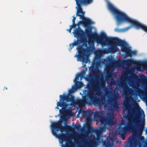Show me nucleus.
<instances>
[{"instance_id": "1", "label": "nucleus", "mask_w": 147, "mask_h": 147, "mask_svg": "<svg viewBox=\"0 0 147 147\" xmlns=\"http://www.w3.org/2000/svg\"><path fill=\"white\" fill-rule=\"evenodd\" d=\"M125 107V111L127 110L128 113L126 116V118L128 121L126 127L121 128L119 129V132L126 134L127 131H134L138 127V130L142 131L144 127V124L140 125V119L142 114L145 116L144 111L141 109L142 112L138 111H137L135 119H132L131 114L129 112V104L127 102H125L123 104Z\"/></svg>"}, {"instance_id": "2", "label": "nucleus", "mask_w": 147, "mask_h": 147, "mask_svg": "<svg viewBox=\"0 0 147 147\" xmlns=\"http://www.w3.org/2000/svg\"><path fill=\"white\" fill-rule=\"evenodd\" d=\"M82 99H78L76 100L73 96L70 101L71 102L69 104V105H78L83 107L90 102L95 105L100 106L104 104L106 101L105 96L102 97L101 98L97 97L91 89L88 90L86 95L82 96Z\"/></svg>"}, {"instance_id": "3", "label": "nucleus", "mask_w": 147, "mask_h": 147, "mask_svg": "<svg viewBox=\"0 0 147 147\" xmlns=\"http://www.w3.org/2000/svg\"><path fill=\"white\" fill-rule=\"evenodd\" d=\"M108 7L111 12L115 14L117 24H120L124 22H127L131 24L138 29L142 28L147 33V26L129 18L125 14L118 10L110 3H108Z\"/></svg>"}, {"instance_id": "4", "label": "nucleus", "mask_w": 147, "mask_h": 147, "mask_svg": "<svg viewBox=\"0 0 147 147\" xmlns=\"http://www.w3.org/2000/svg\"><path fill=\"white\" fill-rule=\"evenodd\" d=\"M93 0H75L77 7L76 8L77 10L76 13L77 16L80 17V18L82 20L84 24H90L92 23L90 20L86 18L84 16L85 12L82 9V6H86L92 3Z\"/></svg>"}, {"instance_id": "5", "label": "nucleus", "mask_w": 147, "mask_h": 147, "mask_svg": "<svg viewBox=\"0 0 147 147\" xmlns=\"http://www.w3.org/2000/svg\"><path fill=\"white\" fill-rule=\"evenodd\" d=\"M88 44L89 47H87L86 49L84 48L82 46L77 47L78 53L76 56L78 61L85 62L86 63H87L85 61L86 53H90L95 49L94 41L92 40L89 39Z\"/></svg>"}, {"instance_id": "6", "label": "nucleus", "mask_w": 147, "mask_h": 147, "mask_svg": "<svg viewBox=\"0 0 147 147\" xmlns=\"http://www.w3.org/2000/svg\"><path fill=\"white\" fill-rule=\"evenodd\" d=\"M85 34L88 37L89 39L92 37L97 43H100L102 45H105L107 43L109 42L108 38H111V37H107L104 33L101 35H99L96 33H93L91 29H86Z\"/></svg>"}, {"instance_id": "7", "label": "nucleus", "mask_w": 147, "mask_h": 147, "mask_svg": "<svg viewBox=\"0 0 147 147\" xmlns=\"http://www.w3.org/2000/svg\"><path fill=\"white\" fill-rule=\"evenodd\" d=\"M109 42L112 41L118 44L121 46V50L123 52H125L126 55L128 57L131 56V50L125 46L126 43L123 41L117 38L114 37L109 38Z\"/></svg>"}, {"instance_id": "8", "label": "nucleus", "mask_w": 147, "mask_h": 147, "mask_svg": "<svg viewBox=\"0 0 147 147\" xmlns=\"http://www.w3.org/2000/svg\"><path fill=\"white\" fill-rule=\"evenodd\" d=\"M75 37L77 38V41L81 43L84 42L85 40V32L80 26L76 28L73 32Z\"/></svg>"}, {"instance_id": "9", "label": "nucleus", "mask_w": 147, "mask_h": 147, "mask_svg": "<svg viewBox=\"0 0 147 147\" xmlns=\"http://www.w3.org/2000/svg\"><path fill=\"white\" fill-rule=\"evenodd\" d=\"M52 132L53 134V131L57 132L60 130L61 132H62L64 130H65V128L69 129L71 128V127L70 126L67 125L65 127L62 125L61 122H54L52 123Z\"/></svg>"}, {"instance_id": "10", "label": "nucleus", "mask_w": 147, "mask_h": 147, "mask_svg": "<svg viewBox=\"0 0 147 147\" xmlns=\"http://www.w3.org/2000/svg\"><path fill=\"white\" fill-rule=\"evenodd\" d=\"M57 106L55 107L56 109H59L58 107H62V108L60 109L59 112L61 114L63 113L66 108H67L69 106L68 104L66 102H62L61 101H57Z\"/></svg>"}, {"instance_id": "11", "label": "nucleus", "mask_w": 147, "mask_h": 147, "mask_svg": "<svg viewBox=\"0 0 147 147\" xmlns=\"http://www.w3.org/2000/svg\"><path fill=\"white\" fill-rule=\"evenodd\" d=\"M53 134L56 137H58L59 140H63L65 141H68L69 142V141L70 142H72L71 140L69 139V138L65 134H58L57 132L53 131Z\"/></svg>"}, {"instance_id": "12", "label": "nucleus", "mask_w": 147, "mask_h": 147, "mask_svg": "<svg viewBox=\"0 0 147 147\" xmlns=\"http://www.w3.org/2000/svg\"><path fill=\"white\" fill-rule=\"evenodd\" d=\"M107 44L109 45L110 46V47L109 48L110 51V53H113L117 51L118 49L116 46V44H117L119 45V44H117L116 43H115L112 41H110L109 42H107L105 46ZM102 45V46H105V45Z\"/></svg>"}, {"instance_id": "13", "label": "nucleus", "mask_w": 147, "mask_h": 147, "mask_svg": "<svg viewBox=\"0 0 147 147\" xmlns=\"http://www.w3.org/2000/svg\"><path fill=\"white\" fill-rule=\"evenodd\" d=\"M98 144L95 138H93L88 144H84L83 145H80V147H95Z\"/></svg>"}, {"instance_id": "14", "label": "nucleus", "mask_w": 147, "mask_h": 147, "mask_svg": "<svg viewBox=\"0 0 147 147\" xmlns=\"http://www.w3.org/2000/svg\"><path fill=\"white\" fill-rule=\"evenodd\" d=\"M73 96H72L60 95L59 100L62 102H70Z\"/></svg>"}, {"instance_id": "15", "label": "nucleus", "mask_w": 147, "mask_h": 147, "mask_svg": "<svg viewBox=\"0 0 147 147\" xmlns=\"http://www.w3.org/2000/svg\"><path fill=\"white\" fill-rule=\"evenodd\" d=\"M121 86L123 87V93L125 96H127L129 93H130L132 91L131 88L126 85L122 84L121 85Z\"/></svg>"}, {"instance_id": "16", "label": "nucleus", "mask_w": 147, "mask_h": 147, "mask_svg": "<svg viewBox=\"0 0 147 147\" xmlns=\"http://www.w3.org/2000/svg\"><path fill=\"white\" fill-rule=\"evenodd\" d=\"M60 143H61V146L62 147H75V145L73 142H69V141H66V144L64 145L63 144V142L65 140H60Z\"/></svg>"}, {"instance_id": "17", "label": "nucleus", "mask_w": 147, "mask_h": 147, "mask_svg": "<svg viewBox=\"0 0 147 147\" xmlns=\"http://www.w3.org/2000/svg\"><path fill=\"white\" fill-rule=\"evenodd\" d=\"M111 138L107 137L106 139L102 142V144L104 147H111V144L110 142V140H112Z\"/></svg>"}, {"instance_id": "18", "label": "nucleus", "mask_w": 147, "mask_h": 147, "mask_svg": "<svg viewBox=\"0 0 147 147\" xmlns=\"http://www.w3.org/2000/svg\"><path fill=\"white\" fill-rule=\"evenodd\" d=\"M113 115H110L109 116V118L106 119L105 125H113Z\"/></svg>"}, {"instance_id": "19", "label": "nucleus", "mask_w": 147, "mask_h": 147, "mask_svg": "<svg viewBox=\"0 0 147 147\" xmlns=\"http://www.w3.org/2000/svg\"><path fill=\"white\" fill-rule=\"evenodd\" d=\"M134 137L131 136L128 138V143L129 144V147H134Z\"/></svg>"}, {"instance_id": "20", "label": "nucleus", "mask_w": 147, "mask_h": 147, "mask_svg": "<svg viewBox=\"0 0 147 147\" xmlns=\"http://www.w3.org/2000/svg\"><path fill=\"white\" fill-rule=\"evenodd\" d=\"M66 108L64 111H63V113H62V115H63L65 114H66L68 115L72 116L73 112L71 109H66Z\"/></svg>"}, {"instance_id": "21", "label": "nucleus", "mask_w": 147, "mask_h": 147, "mask_svg": "<svg viewBox=\"0 0 147 147\" xmlns=\"http://www.w3.org/2000/svg\"><path fill=\"white\" fill-rule=\"evenodd\" d=\"M81 42H79L78 41L75 40L74 42L70 44L69 45V50H71L72 48L75 46H77L79 45Z\"/></svg>"}, {"instance_id": "22", "label": "nucleus", "mask_w": 147, "mask_h": 147, "mask_svg": "<svg viewBox=\"0 0 147 147\" xmlns=\"http://www.w3.org/2000/svg\"><path fill=\"white\" fill-rule=\"evenodd\" d=\"M136 92L137 93L139 96H144V91L141 89L137 87L135 88Z\"/></svg>"}, {"instance_id": "23", "label": "nucleus", "mask_w": 147, "mask_h": 147, "mask_svg": "<svg viewBox=\"0 0 147 147\" xmlns=\"http://www.w3.org/2000/svg\"><path fill=\"white\" fill-rule=\"evenodd\" d=\"M124 63L126 65H129L131 64H134L135 61L134 60L130 59L125 61Z\"/></svg>"}, {"instance_id": "24", "label": "nucleus", "mask_w": 147, "mask_h": 147, "mask_svg": "<svg viewBox=\"0 0 147 147\" xmlns=\"http://www.w3.org/2000/svg\"><path fill=\"white\" fill-rule=\"evenodd\" d=\"M92 22V23L90 24H84V23H83V20H82V21H80V22H78V23L77 24H75V22H74V23H72V25H70L71 26H72V27H73V28H75V27L76 26H79V24H81L82 23V22L83 23V24H84V25L85 26H88V25H90L92 24L93 23V22L91 20H90Z\"/></svg>"}, {"instance_id": "25", "label": "nucleus", "mask_w": 147, "mask_h": 147, "mask_svg": "<svg viewBox=\"0 0 147 147\" xmlns=\"http://www.w3.org/2000/svg\"><path fill=\"white\" fill-rule=\"evenodd\" d=\"M76 86L78 87V88H79L82 87L84 85V84L82 82H77L75 83Z\"/></svg>"}, {"instance_id": "26", "label": "nucleus", "mask_w": 147, "mask_h": 147, "mask_svg": "<svg viewBox=\"0 0 147 147\" xmlns=\"http://www.w3.org/2000/svg\"><path fill=\"white\" fill-rule=\"evenodd\" d=\"M84 114L85 115L87 116V120L90 119V113L89 112H88L86 111H84Z\"/></svg>"}, {"instance_id": "27", "label": "nucleus", "mask_w": 147, "mask_h": 147, "mask_svg": "<svg viewBox=\"0 0 147 147\" xmlns=\"http://www.w3.org/2000/svg\"><path fill=\"white\" fill-rule=\"evenodd\" d=\"M95 138V140H96V142H97L98 144L101 143V136L96 135V138Z\"/></svg>"}, {"instance_id": "28", "label": "nucleus", "mask_w": 147, "mask_h": 147, "mask_svg": "<svg viewBox=\"0 0 147 147\" xmlns=\"http://www.w3.org/2000/svg\"><path fill=\"white\" fill-rule=\"evenodd\" d=\"M119 134L120 135V136L122 138L123 140H124L125 138V135L126 134L122 133L121 132H119Z\"/></svg>"}, {"instance_id": "29", "label": "nucleus", "mask_w": 147, "mask_h": 147, "mask_svg": "<svg viewBox=\"0 0 147 147\" xmlns=\"http://www.w3.org/2000/svg\"><path fill=\"white\" fill-rule=\"evenodd\" d=\"M95 132L96 135L101 136V135L102 133L99 129L95 130Z\"/></svg>"}, {"instance_id": "30", "label": "nucleus", "mask_w": 147, "mask_h": 147, "mask_svg": "<svg viewBox=\"0 0 147 147\" xmlns=\"http://www.w3.org/2000/svg\"><path fill=\"white\" fill-rule=\"evenodd\" d=\"M106 119L103 118H101L100 119V121L102 123H104V125H105Z\"/></svg>"}, {"instance_id": "31", "label": "nucleus", "mask_w": 147, "mask_h": 147, "mask_svg": "<svg viewBox=\"0 0 147 147\" xmlns=\"http://www.w3.org/2000/svg\"><path fill=\"white\" fill-rule=\"evenodd\" d=\"M80 76L79 75V74H78L77 75L75 79L74 80V83H76V82H78V80H79V78L80 77Z\"/></svg>"}, {"instance_id": "32", "label": "nucleus", "mask_w": 147, "mask_h": 147, "mask_svg": "<svg viewBox=\"0 0 147 147\" xmlns=\"http://www.w3.org/2000/svg\"><path fill=\"white\" fill-rule=\"evenodd\" d=\"M100 58V56L96 54L95 57V60L96 61H99Z\"/></svg>"}, {"instance_id": "33", "label": "nucleus", "mask_w": 147, "mask_h": 147, "mask_svg": "<svg viewBox=\"0 0 147 147\" xmlns=\"http://www.w3.org/2000/svg\"><path fill=\"white\" fill-rule=\"evenodd\" d=\"M103 53H110L109 48L105 49L103 51Z\"/></svg>"}, {"instance_id": "34", "label": "nucleus", "mask_w": 147, "mask_h": 147, "mask_svg": "<svg viewBox=\"0 0 147 147\" xmlns=\"http://www.w3.org/2000/svg\"><path fill=\"white\" fill-rule=\"evenodd\" d=\"M115 80L112 79V80H111V82L109 84L110 86H112L113 85H115Z\"/></svg>"}, {"instance_id": "35", "label": "nucleus", "mask_w": 147, "mask_h": 147, "mask_svg": "<svg viewBox=\"0 0 147 147\" xmlns=\"http://www.w3.org/2000/svg\"><path fill=\"white\" fill-rule=\"evenodd\" d=\"M99 129L100 130L102 133V132L105 131H106V128L104 127H100Z\"/></svg>"}, {"instance_id": "36", "label": "nucleus", "mask_w": 147, "mask_h": 147, "mask_svg": "<svg viewBox=\"0 0 147 147\" xmlns=\"http://www.w3.org/2000/svg\"><path fill=\"white\" fill-rule=\"evenodd\" d=\"M86 72L84 71H83L80 74H79L80 77H82L85 74Z\"/></svg>"}, {"instance_id": "37", "label": "nucleus", "mask_w": 147, "mask_h": 147, "mask_svg": "<svg viewBox=\"0 0 147 147\" xmlns=\"http://www.w3.org/2000/svg\"><path fill=\"white\" fill-rule=\"evenodd\" d=\"M113 107L115 109H116L119 108L117 103V102L115 103L113 105Z\"/></svg>"}, {"instance_id": "38", "label": "nucleus", "mask_w": 147, "mask_h": 147, "mask_svg": "<svg viewBox=\"0 0 147 147\" xmlns=\"http://www.w3.org/2000/svg\"><path fill=\"white\" fill-rule=\"evenodd\" d=\"M87 136L86 135H84L81 136L80 137L81 139L82 140V141L86 140V138H87Z\"/></svg>"}, {"instance_id": "39", "label": "nucleus", "mask_w": 147, "mask_h": 147, "mask_svg": "<svg viewBox=\"0 0 147 147\" xmlns=\"http://www.w3.org/2000/svg\"><path fill=\"white\" fill-rule=\"evenodd\" d=\"M78 88L75 85V86H73L72 87V89L75 92L76 91Z\"/></svg>"}, {"instance_id": "40", "label": "nucleus", "mask_w": 147, "mask_h": 147, "mask_svg": "<svg viewBox=\"0 0 147 147\" xmlns=\"http://www.w3.org/2000/svg\"><path fill=\"white\" fill-rule=\"evenodd\" d=\"M141 69V66L140 65H138L136 67V69L138 71H140Z\"/></svg>"}, {"instance_id": "41", "label": "nucleus", "mask_w": 147, "mask_h": 147, "mask_svg": "<svg viewBox=\"0 0 147 147\" xmlns=\"http://www.w3.org/2000/svg\"><path fill=\"white\" fill-rule=\"evenodd\" d=\"M70 28L69 29H67V30L68 31V32L71 33V30L73 28V27L72 26H71L70 25L69 26Z\"/></svg>"}, {"instance_id": "42", "label": "nucleus", "mask_w": 147, "mask_h": 147, "mask_svg": "<svg viewBox=\"0 0 147 147\" xmlns=\"http://www.w3.org/2000/svg\"><path fill=\"white\" fill-rule=\"evenodd\" d=\"M74 126H75V127L76 129H79L81 128V126L80 125H77L75 124L74 125Z\"/></svg>"}, {"instance_id": "43", "label": "nucleus", "mask_w": 147, "mask_h": 147, "mask_svg": "<svg viewBox=\"0 0 147 147\" xmlns=\"http://www.w3.org/2000/svg\"><path fill=\"white\" fill-rule=\"evenodd\" d=\"M73 19L72 20V23H74V22H75V20H76V17L74 16H73Z\"/></svg>"}, {"instance_id": "44", "label": "nucleus", "mask_w": 147, "mask_h": 147, "mask_svg": "<svg viewBox=\"0 0 147 147\" xmlns=\"http://www.w3.org/2000/svg\"><path fill=\"white\" fill-rule=\"evenodd\" d=\"M92 129V127L91 126H90L89 128L88 129L87 131L88 132H90L91 131Z\"/></svg>"}, {"instance_id": "45", "label": "nucleus", "mask_w": 147, "mask_h": 147, "mask_svg": "<svg viewBox=\"0 0 147 147\" xmlns=\"http://www.w3.org/2000/svg\"><path fill=\"white\" fill-rule=\"evenodd\" d=\"M115 31L116 32H120L121 31V30L120 29H119L118 28H116L115 29Z\"/></svg>"}, {"instance_id": "46", "label": "nucleus", "mask_w": 147, "mask_h": 147, "mask_svg": "<svg viewBox=\"0 0 147 147\" xmlns=\"http://www.w3.org/2000/svg\"><path fill=\"white\" fill-rule=\"evenodd\" d=\"M74 91L71 89L69 90V93H72L74 92Z\"/></svg>"}, {"instance_id": "47", "label": "nucleus", "mask_w": 147, "mask_h": 147, "mask_svg": "<svg viewBox=\"0 0 147 147\" xmlns=\"http://www.w3.org/2000/svg\"><path fill=\"white\" fill-rule=\"evenodd\" d=\"M109 71L108 70H107V75L109 76H110L111 75V73L109 72Z\"/></svg>"}, {"instance_id": "48", "label": "nucleus", "mask_w": 147, "mask_h": 147, "mask_svg": "<svg viewBox=\"0 0 147 147\" xmlns=\"http://www.w3.org/2000/svg\"><path fill=\"white\" fill-rule=\"evenodd\" d=\"M136 53V52L135 51H131V55L133 54V55H135Z\"/></svg>"}, {"instance_id": "49", "label": "nucleus", "mask_w": 147, "mask_h": 147, "mask_svg": "<svg viewBox=\"0 0 147 147\" xmlns=\"http://www.w3.org/2000/svg\"><path fill=\"white\" fill-rule=\"evenodd\" d=\"M95 116L97 117H98L99 116V113L98 112H97L96 113V114H95Z\"/></svg>"}, {"instance_id": "50", "label": "nucleus", "mask_w": 147, "mask_h": 147, "mask_svg": "<svg viewBox=\"0 0 147 147\" xmlns=\"http://www.w3.org/2000/svg\"><path fill=\"white\" fill-rule=\"evenodd\" d=\"M101 85V86L102 88L105 87V84L104 83H102Z\"/></svg>"}, {"instance_id": "51", "label": "nucleus", "mask_w": 147, "mask_h": 147, "mask_svg": "<svg viewBox=\"0 0 147 147\" xmlns=\"http://www.w3.org/2000/svg\"><path fill=\"white\" fill-rule=\"evenodd\" d=\"M75 141L76 143H78V139L75 140Z\"/></svg>"}, {"instance_id": "52", "label": "nucleus", "mask_w": 147, "mask_h": 147, "mask_svg": "<svg viewBox=\"0 0 147 147\" xmlns=\"http://www.w3.org/2000/svg\"><path fill=\"white\" fill-rule=\"evenodd\" d=\"M145 96L146 99L147 100V95L146 94H145Z\"/></svg>"}, {"instance_id": "53", "label": "nucleus", "mask_w": 147, "mask_h": 147, "mask_svg": "<svg viewBox=\"0 0 147 147\" xmlns=\"http://www.w3.org/2000/svg\"><path fill=\"white\" fill-rule=\"evenodd\" d=\"M95 89H97L98 88V87L96 86H95Z\"/></svg>"}, {"instance_id": "54", "label": "nucleus", "mask_w": 147, "mask_h": 147, "mask_svg": "<svg viewBox=\"0 0 147 147\" xmlns=\"http://www.w3.org/2000/svg\"><path fill=\"white\" fill-rule=\"evenodd\" d=\"M4 88L6 90H7V87H4Z\"/></svg>"}, {"instance_id": "55", "label": "nucleus", "mask_w": 147, "mask_h": 147, "mask_svg": "<svg viewBox=\"0 0 147 147\" xmlns=\"http://www.w3.org/2000/svg\"><path fill=\"white\" fill-rule=\"evenodd\" d=\"M130 28V27H127V29H129Z\"/></svg>"}, {"instance_id": "56", "label": "nucleus", "mask_w": 147, "mask_h": 147, "mask_svg": "<svg viewBox=\"0 0 147 147\" xmlns=\"http://www.w3.org/2000/svg\"><path fill=\"white\" fill-rule=\"evenodd\" d=\"M85 45V46H86V47H87V44H86Z\"/></svg>"}, {"instance_id": "57", "label": "nucleus", "mask_w": 147, "mask_h": 147, "mask_svg": "<svg viewBox=\"0 0 147 147\" xmlns=\"http://www.w3.org/2000/svg\"><path fill=\"white\" fill-rule=\"evenodd\" d=\"M138 107H139V108H140V107L139 106V105H138Z\"/></svg>"}, {"instance_id": "58", "label": "nucleus", "mask_w": 147, "mask_h": 147, "mask_svg": "<svg viewBox=\"0 0 147 147\" xmlns=\"http://www.w3.org/2000/svg\"><path fill=\"white\" fill-rule=\"evenodd\" d=\"M123 112L124 111V109L123 110Z\"/></svg>"}, {"instance_id": "59", "label": "nucleus", "mask_w": 147, "mask_h": 147, "mask_svg": "<svg viewBox=\"0 0 147 147\" xmlns=\"http://www.w3.org/2000/svg\"><path fill=\"white\" fill-rule=\"evenodd\" d=\"M115 95H113V96L114 97V96H115Z\"/></svg>"}, {"instance_id": "60", "label": "nucleus", "mask_w": 147, "mask_h": 147, "mask_svg": "<svg viewBox=\"0 0 147 147\" xmlns=\"http://www.w3.org/2000/svg\"><path fill=\"white\" fill-rule=\"evenodd\" d=\"M111 89L112 90V88H111Z\"/></svg>"}, {"instance_id": "61", "label": "nucleus", "mask_w": 147, "mask_h": 147, "mask_svg": "<svg viewBox=\"0 0 147 147\" xmlns=\"http://www.w3.org/2000/svg\"><path fill=\"white\" fill-rule=\"evenodd\" d=\"M108 101H109V102H110V100H109Z\"/></svg>"}]
</instances>
